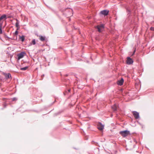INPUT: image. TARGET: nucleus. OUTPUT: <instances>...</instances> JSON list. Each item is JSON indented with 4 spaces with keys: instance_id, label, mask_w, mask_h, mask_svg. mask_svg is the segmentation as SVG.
<instances>
[{
    "instance_id": "obj_5",
    "label": "nucleus",
    "mask_w": 154,
    "mask_h": 154,
    "mask_svg": "<svg viewBox=\"0 0 154 154\" xmlns=\"http://www.w3.org/2000/svg\"><path fill=\"white\" fill-rule=\"evenodd\" d=\"M132 113L135 119H138L140 118L139 112L136 111H133Z\"/></svg>"
},
{
    "instance_id": "obj_31",
    "label": "nucleus",
    "mask_w": 154,
    "mask_h": 154,
    "mask_svg": "<svg viewBox=\"0 0 154 154\" xmlns=\"http://www.w3.org/2000/svg\"><path fill=\"white\" fill-rule=\"evenodd\" d=\"M42 96V95L41 94V96H40V97H41Z\"/></svg>"
},
{
    "instance_id": "obj_12",
    "label": "nucleus",
    "mask_w": 154,
    "mask_h": 154,
    "mask_svg": "<svg viewBox=\"0 0 154 154\" xmlns=\"http://www.w3.org/2000/svg\"><path fill=\"white\" fill-rule=\"evenodd\" d=\"M63 111H64L63 110H60L58 112H57L55 113L54 115V116H55L58 115H60V113H61Z\"/></svg>"
},
{
    "instance_id": "obj_18",
    "label": "nucleus",
    "mask_w": 154,
    "mask_h": 154,
    "mask_svg": "<svg viewBox=\"0 0 154 154\" xmlns=\"http://www.w3.org/2000/svg\"><path fill=\"white\" fill-rule=\"evenodd\" d=\"M28 68V66H27L21 68L20 69L21 70L25 71Z\"/></svg>"
},
{
    "instance_id": "obj_4",
    "label": "nucleus",
    "mask_w": 154,
    "mask_h": 154,
    "mask_svg": "<svg viewBox=\"0 0 154 154\" xmlns=\"http://www.w3.org/2000/svg\"><path fill=\"white\" fill-rule=\"evenodd\" d=\"M25 54H26V53L23 51L21 52L20 53L18 54L17 55V59L19 60L20 59L23 58Z\"/></svg>"
},
{
    "instance_id": "obj_15",
    "label": "nucleus",
    "mask_w": 154,
    "mask_h": 154,
    "mask_svg": "<svg viewBox=\"0 0 154 154\" xmlns=\"http://www.w3.org/2000/svg\"><path fill=\"white\" fill-rule=\"evenodd\" d=\"M3 22H2L0 23V34H2V27L3 26Z\"/></svg>"
},
{
    "instance_id": "obj_25",
    "label": "nucleus",
    "mask_w": 154,
    "mask_h": 154,
    "mask_svg": "<svg viewBox=\"0 0 154 154\" xmlns=\"http://www.w3.org/2000/svg\"><path fill=\"white\" fill-rule=\"evenodd\" d=\"M69 75V74H65L64 75V76L65 77H67V76H68Z\"/></svg>"
},
{
    "instance_id": "obj_11",
    "label": "nucleus",
    "mask_w": 154,
    "mask_h": 154,
    "mask_svg": "<svg viewBox=\"0 0 154 154\" xmlns=\"http://www.w3.org/2000/svg\"><path fill=\"white\" fill-rule=\"evenodd\" d=\"M16 20L17 21V22L15 23V26L17 27V30H18L20 28L19 25L20 21L17 19H16Z\"/></svg>"
},
{
    "instance_id": "obj_20",
    "label": "nucleus",
    "mask_w": 154,
    "mask_h": 154,
    "mask_svg": "<svg viewBox=\"0 0 154 154\" xmlns=\"http://www.w3.org/2000/svg\"><path fill=\"white\" fill-rule=\"evenodd\" d=\"M18 30H17H17L15 31V32L14 33V35H17V34H18Z\"/></svg>"
},
{
    "instance_id": "obj_26",
    "label": "nucleus",
    "mask_w": 154,
    "mask_h": 154,
    "mask_svg": "<svg viewBox=\"0 0 154 154\" xmlns=\"http://www.w3.org/2000/svg\"><path fill=\"white\" fill-rule=\"evenodd\" d=\"M5 37L6 38H9L7 35H5Z\"/></svg>"
},
{
    "instance_id": "obj_30",
    "label": "nucleus",
    "mask_w": 154,
    "mask_h": 154,
    "mask_svg": "<svg viewBox=\"0 0 154 154\" xmlns=\"http://www.w3.org/2000/svg\"><path fill=\"white\" fill-rule=\"evenodd\" d=\"M56 101V100H55L52 103V104H53L54 102H55Z\"/></svg>"
},
{
    "instance_id": "obj_14",
    "label": "nucleus",
    "mask_w": 154,
    "mask_h": 154,
    "mask_svg": "<svg viewBox=\"0 0 154 154\" xmlns=\"http://www.w3.org/2000/svg\"><path fill=\"white\" fill-rule=\"evenodd\" d=\"M40 37L39 39L42 41H44L46 40V37L45 36H42V35H39Z\"/></svg>"
},
{
    "instance_id": "obj_16",
    "label": "nucleus",
    "mask_w": 154,
    "mask_h": 154,
    "mask_svg": "<svg viewBox=\"0 0 154 154\" xmlns=\"http://www.w3.org/2000/svg\"><path fill=\"white\" fill-rule=\"evenodd\" d=\"M126 11L128 13V16L129 17L130 16L131 13V11L130 9L127 8H126Z\"/></svg>"
},
{
    "instance_id": "obj_10",
    "label": "nucleus",
    "mask_w": 154,
    "mask_h": 154,
    "mask_svg": "<svg viewBox=\"0 0 154 154\" xmlns=\"http://www.w3.org/2000/svg\"><path fill=\"white\" fill-rule=\"evenodd\" d=\"M118 106L116 104H115L111 106V108L112 109L114 112H115L117 110V108Z\"/></svg>"
},
{
    "instance_id": "obj_9",
    "label": "nucleus",
    "mask_w": 154,
    "mask_h": 154,
    "mask_svg": "<svg viewBox=\"0 0 154 154\" xmlns=\"http://www.w3.org/2000/svg\"><path fill=\"white\" fill-rule=\"evenodd\" d=\"M124 79L122 78L121 79L119 80L117 82V84L121 86L123 85L124 82Z\"/></svg>"
},
{
    "instance_id": "obj_17",
    "label": "nucleus",
    "mask_w": 154,
    "mask_h": 154,
    "mask_svg": "<svg viewBox=\"0 0 154 154\" xmlns=\"http://www.w3.org/2000/svg\"><path fill=\"white\" fill-rule=\"evenodd\" d=\"M20 38L22 42H23L25 40V36L24 35L20 36Z\"/></svg>"
},
{
    "instance_id": "obj_8",
    "label": "nucleus",
    "mask_w": 154,
    "mask_h": 154,
    "mask_svg": "<svg viewBox=\"0 0 154 154\" xmlns=\"http://www.w3.org/2000/svg\"><path fill=\"white\" fill-rule=\"evenodd\" d=\"M134 62L133 60L130 57H127L126 61L128 65H131L133 64Z\"/></svg>"
},
{
    "instance_id": "obj_6",
    "label": "nucleus",
    "mask_w": 154,
    "mask_h": 154,
    "mask_svg": "<svg viewBox=\"0 0 154 154\" xmlns=\"http://www.w3.org/2000/svg\"><path fill=\"white\" fill-rule=\"evenodd\" d=\"M109 11L106 10H104L101 11L100 12V15H103L104 16H107L109 14Z\"/></svg>"
},
{
    "instance_id": "obj_13",
    "label": "nucleus",
    "mask_w": 154,
    "mask_h": 154,
    "mask_svg": "<svg viewBox=\"0 0 154 154\" xmlns=\"http://www.w3.org/2000/svg\"><path fill=\"white\" fill-rule=\"evenodd\" d=\"M7 18L6 14H3L0 17V21H1L3 19L6 20L7 19Z\"/></svg>"
},
{
    "instance_id": "obj_27",
    "label": "nucleus",
    "mask_w": 154,
    "mask_h": 154,
    "mask_svg": "<svg viewBox=\"0 0 154 154\" xmlns=\"http://www.w3.org/2000/svg\"><path fill=\"white\" fill-rule=\"evenodd\" d=\"M44 74H43L41 75V77L42 78V79H43V76H44Z\"/></svg>"
},
{
    "instance_id": "obj_7",
    "label": "nucleus",
    "mask_w": 154,
    "mask_h": 154,
    "mask_svg": "<svg viewBox=\"0 0 154 154\" xmlns=\"http://www.w3.org/2000/svg\"><path fill=\"white\" fill-rule=\"evenodd\" d=\"M3 75L5 76V78L6 80L8 79H12V77L10 73H3Z\"/></svg>"
},
{
    "instance_id": "obj_32",
    "label": "nucleus",
    "mask_w": 154,
    "mask_h": 154,
    "mask_svg": "<svg viewBox=\"0 0 154 154\" xmlns=\"http://www.w3.org/2000/svg\"><path fill=\"white\" fill-rule=\"evenodd\" d=\"M111 117H112V115H111Z\"/></svg>"
},
{
    "instance_id": "obj_1",
    "label": "nucleus",
    "mask_w": 154,
    "mask_h": 154,
    "mask_svg": "<svg viewBox=\"0 0 154 154\" xmlns=\"http://www.w3.org/2000/svg\"><path fill=\"white\" fill-rule=\"evenodd\" d=\"M119 134L124 137H125L128 135H131L130 131L128 130L120 131Z\"/></svg>"
},
{
    "instance_id": "obj_24",
    "label": "nucleus",
    "mask_w": 154,
    "mask_h": 154,
    "mask_svg": "<svg viewBox=\"0 0 154 154\" xmlns=\"http://www.w3.org/2000/svg\"><path fill=\"white\" fill-rule=\"evenodd\" d=\"M150 29L154 31V27H151L150 28Z\"/></svg>"
},
{
    "instance_id": "obj_2",
    "label": "nucleus",
    "mask_w": 154,
    "mask_h": 154,
    "mask_svg": "<svg viewBox=\"0 0 154 154\" xmlns=\"http://www.w3.org/2000/svg\"><path fill=\"white\" fill-rule=\"evenodd\" d=\"M95 28L97 29L99 32H101L104 28V24H102L97 26L95 27Z\"/></svg>"
},
{
    "instance_id": "obj_19",
    "label": "nucleus",
    "mask_w": 154,
    "mask_h": 154,
    "mask_svg": "<svg viewBox=\"0 0 154 154\" xmlns=\"http://www.w3.org/2000/svg\"><path fill=\"white\" fill-rule=\"evenodd\" d=\"M31 43L33 45H35V44L36 42H35V39H33L32 40V41Z\"/></svg>"
},
{
    "instance_id": "obj_3",
    "label": "nucleus",
    "mask_w": 154,
    "mask_h": 154,
    "mask_svg": "<svg viewBox=\"0 0 154 154\" xmlns=\"http://www.w3.org/2000/svg\"><path fill=\"white\" fill-rule=\"evenodd\" d=\"M104 125L100 122L98 123L97 124V128L100 131H102L104 128Z\"/></svg>"
},
{
    "instance_id": "obj_29",
    "label": "nucleus",
    "mask_w": 154,
    "mask_h": 154,
    "mask_svg": "<svg viewBox=\"0 0 154 154\" xmlns=\"http://www.w3.org/2000/svg\"><path fill=\"white\" fill-rule=\"evenodd\" d=\"M68 91L69 92H70L71 90H70V89H69L68 90Z\"/></svg>"
},
{
    "instance_id": "obj_22",
    "label": "nucleus",
    "mask_w": 154,
    "mask_h": 154,
    "mask_svg": "<svg viewBox=\"0 0 154 154\" xmlns=\"http://www.w3.org/2000/svg\"><path fill=\"white\" fill-rule=\"evenodd\" d=\"M17 100V99L16 97H13L12 98V100L13 101H15V100Z\"/></svg>"
},
{
    "instance_id": "obj_21",
    "label": "nucleus",
    "mask_w": 154,
    "mask_h": 154,
    "mask_svg": "<svg viewBox=\"0 0 154 154\" xmlns=\"http://www.w3.org/2000/svg\"><path fill=\"white\" fill-rule=\"evenodd\" d=\"M91 143H92V144H95L96 146H97L98 145V143H97L96 142L93 141H92Z\"/></svg>"
},
{
    "instance_id": "obj_28",
    "label": "nucleus",
    "mask_w": 154,
    "mask_h": 154,
    "mask_svg": "<svg viewBox=\"0 0 154 154\" xmlns=\"http://www.w3.org/2000/svg\"><path fill=\"white\" fill-rule=\"evenodd\" d=\"M137 122L140 125H142V124L140 123L138 121H137Z\"/></svg>"
},
{
    "instance_id": "obj_33",
    "label": "nucleus",
    "mask_w": 154,
    "mask_h": 154,
    "mask_svg": "<svg viewBox=\"0 0 154 154\" xmlns=\"http://www.w3.org/2000/svg\"><path fill=\"white\" fill-rule=\"evenodd\" d=\"M67 8H66V9H67Z\"/></svg>"
},
{
    "instance_id": "obj_23",
    "label": "nucleus",
    "mask_w": 154,
    "mask_h": 154,
    "mask_svg": "<svg viewBox=\"0 0 154 154\" xmlns=\"http://www.w3.org/2000/svg\"><path fill=\"white\" fill-rule=\"evenodd\" d=\"M136 50H134V51L132 54V56H133V55H134L135 54V51H136Z\"/></svg>"
}]
</instances>
